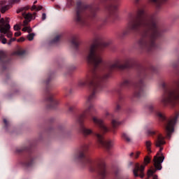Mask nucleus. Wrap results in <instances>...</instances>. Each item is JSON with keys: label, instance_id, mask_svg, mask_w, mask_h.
Returning a JSON list of instances; mask_svg holds the SVG:
<instances>
[{"label": "nucleus", "instance_id": "obj_22", "mask_svg": "<svg viewBox=\"0 0 179 179\" xmlns=\"http://www.w3.org/2000/svg\"><path fill=\"white\" fill-rule=\"evenodd\" d=\"M122 138H123V139H124V141H126V142H131V138H129V136H128V134L123 133L122 134Z\"/></svg>", "mask_w": 179, "mask_h": 179}, {"label": "nucleus", "instance_id": "obj_1", "mask_svg": "<svg viewBox=\"0 0 179 179\" xmlns=\"http://www.w3.org/2000/svg\"><path fill=\"white\" fill-rule=\"evenodd\" d=\"M109 45V42L102 40L100 36H96L93 44L85 50L87 60L92 66V69L85 78L78 81L77 87L83 89L86 86H90V92L85 103V109L81 114L76 116V124L78 125L80 134L83 136H88L93 134L96 137L99 145L104 148L108 153H111L110 150L113 148L114 142L112 140H104V137H103V134L108 132L110 129L101 119L94 116L97 110H96L93 101L97 99V92L106 87L105 82L111 78L113 71H124V69L131 68H138V82L134 84L130 80L125 79L122 81L119 87L114 90L115 92L119 95L115 108L116 113L121 110V105L125 100V98L121 94L122 90H128V89L134 87V97L137 99L143 97L145 96L144 80L149 79L150 66L148 68L144 67L128 57L122 59L124 61V64H121L118 59L113 64H105L101 58V51Z\"/></svg>", "mask_w": 179, "mask_h": 179}, {"label": "nucleus", "instance_id": "obj_25", "mask_svg": "<svg viewBox=\"0 0 179 179\" xmlns=\"http://www.w3.org/2000/svg\"><path fill=\"white\" fill-rule=\"evenodd\" d=\"M26 54V51L23 50H18L17 52H15V55H24Z\"/></svg>", "mask_w": 179, "mask_h": 179}, {"label": "nucleus", "instance_id": "obj_19", "mask_svg": "<svg viewBox=\"0 0 179 179\" xmlns=\"http://www.w3.org/2000/svg\"><path fill=\"white\" fill-rule=\"evenodd\" d=\"M171 66L173 68L175 71H177L176 74L178 75V69H179V57L176 62H173L171 64Z\"/></svg>", "mask_w": 179, "mask_h": 179}, {"label": "nucleus", "instance_id": "obj_10", "mask_svg": "<svg viewBox=\"0 0 179 179\" xmlns=\"http://www.w3.org/2000/svg\"><path fill=\"white\" fill-rule=\"evenodd\" d=\"M10 64V59L8 57V53L3 50L0 51V66L2 71H6Z\"/></svg>", "mask_w": 179, "mask_h": 179}, {"label": "nucleus", "instance_id": "obj_42", "mask_svg": "<svg viewBox=\"0 0 179 179\" xmlns=\"http://www.w3.org/2000/svg\"><path fill=\"white\" fill-rule=\"evenodd\" d=\"M17 41H24V38L22 37L17 40Z\"/></svg>", "mask_w": 179, "mask_h": 179}, {"label": "nucleus", "instance_id": "obj_28", "mask_svg": "<svg viewBox=\"0 0 179 179\" xmlns=\"http://www.w3.org/2000/svg\"><path fill=\"white\" fill-rule=\"evenodd\" d=\"M148 134L150 136H153L156 135V131H155L153 129H149L148 131Z\"/></svg>", "mask_w": 179, "mask_h": 179}, {"label": "nucleus", "instance_id": "obj_13", "mask_svg": "<svg viewBox=\"0 0 179 179\" xmlns=\"http://www.w3.org/2000/svg\"><path fill=\"white\" fill-rule=\"evenodd\" d=\"M155 146L159 148V152L163 150V145H166V141H164V136H162V134L157 136V139L155 141Z\"/></svg>", "mask_w": 179, "mask_h": 179}, {"label": "nucleus", "instance_id": "obj_12", "mask_svg": "<svg viewBox=\"0 0 179 179\" xmlns=\"http://www.w3.org/2000/svg\"><path fill=\"white\" fill-rule=\"evenodd\" d=\"M0 33L2 34H6L8 38H12V36H13V33L10 31V24H6V25L1 26L0 28Z\"/></svg>", "mask_w": 179, "mask_h": 179}, {"label": "nucleus", "instance_id": "obj_33", "mask_svg": "<svg viewBox=\"0 0 179 179\" xmlns=\"http://www.w3.org/2000/svg\"><path fill=\"white\" fill-rule=\"evenodd\" d=\"M148 109L149 110V111H150V113H153V110H154L153 105H148Z\"/></svg>", "mask_w": 179, "mask_h": 179}, {"label": "nucleus", "instance_id": "obj_29", "mask_svg": "<svg viewBox=\"0 0 179 179\" xmlns=\"http://www.w3.org/2000/svg\"><path fill=\"white\" fill-rule=\"evenodd\" d=\"M64 91L66 94H71V93H72V89H71V87H65Z\"/></svg>", "mask_w": 179, "mask_h": 179}, {"label": "nucleus", "instance_id": "obj_7", "mask_svg": "<svg viewBox=\"0 0 179 179\" xmlns=\"http://www.w3.org/2000/svg\"><path fill=\"white\" fill-rule=\"evenodd\" d=\"M155 114L162 122V125L166 132V137L170 139V138H171V134L174 132V125H176V122H177V120H178L179 112L176 113L173 118H167L166 115L159 111L155 112Z\"/></svg>", "mask_w": 179, "mask_h": 179}, {"label": "nucleus", "instance_id": "obj_41", "mask_svg": "<svg viewBox=\"0 0 179 179\" xmlns=\"http://www.w3.org/2000/svg\"><path fill=\"white\" fill-rule=\"evenodd\" d=\"M22 31H27V27H24V28L22 29Z\"/></svg>", "mask_w": 179, "mask_h": 179}, {"label": "nucleus", "instance_id": "obj_27", "mask_svg": "<svg viewBox=\"0 0 179 179\" xmlns=\"http://www.w3.org/2000/svg\"><path fill=\"white\" fill-rule=\"evenodd\" d=\"M0 41H1L2 44H6L7 43L6 38L2 34H0Z\"/></svg>", "mask_w": 179, "mask_h": 179}, {"label": "nucleus", "instance_id": "obj_14", "mask_svg": "<svg viewBox=\"0 0 179 179\" xmlns=\"http://www.w3.org/2000/svg\"><path fill=\"white\" fill-rule=\"evenodd\" d=\"M167 1L169 0H149V2L156 8V10L159 11L162 9V5Z\"/></svg>", "mask_w": 179, "mask_h": 179}, {"label": "nucleus", "instance_id": "obj_46", "mask_svg": "<svg viewBox=\"0 0 179 179\" xmlns=\"http://www.w3.org/2000/svg\"><path fill=\"white\" fill-rule=\"evenodd\" d=\"M69 2H72V0H68Z\"/></svg>", "mask_w": 179, "mask_h": 179}, {"label": "nucleus", "instance_id": "obj_15", "mask_svg": "<svg viewBox=\"0 0 179 179\" xmlns=\"http://www.w3.org/2000/svg\"><path fill=\"white\" fill-rule=\"evenodd\" d=\"M71 44L74 50H78L79 45H80V41L79 40V36L75 35L71 37L70 41Z\"/></svg>", "mask_w": 179, "mask_h": 179}, {"label": "nucleus", "instance_id": "obj_31", "mask_svg": "<svg viewBox=\"0 0 179 179\" xmlns=\"http://www.w3.org/2000/svg\"><path fill=\"white\" fill-rule=\"evenodd\" d=\"M34 34H29V35H28V40L29 41H32V40H34Z\"/></svg>", "mask_w": 179, "mask_h": 179}, {"label": "nucleus", "instance_id": "obj_18", "mask_svg": "<svg viewBox=\"0 0 179 179\" xmlns=\"http://www.w3.org/2000/svg\"><path fill=\"white\" fill-rule=\"evenodd\" d=\"M37 15V13H34L33 14L29 13H22V16L23 17L27 20H29V22H31V20L33 19V17L34 16V19H36V15Z\"/></svg>", "mask_w": 179, "mask_h": 179}, {"label": "nucleus", "instance_id": "obj_32", "mask_svg": "<svg viewBox=\"0 0 179 179\" xmlns=\"http://www.w3.org/2000/svg\"><path fill=\"white\" fill-rule=\"evenodd\" d=\"M29 22H30V20L25 19V20L23 21L22 26H24V27L27 26V24H29Z\"/></svg>", "mask_w": 179, "mask_h": 179}, {"label": "nucleus", "instance_id": "obj_35", "mask_svg": "<svg viewBox=\"0 0 179 179\" xmlns=\"http://www.w3.org/2000/svg\"><path fill=\"white\" fill-rule=\"evenodd\" d=\"M0 23L3 24L0 25V29L2 27V26H6V24H5V20L3 18H1L0 20Z\"/></svg>", "mask_w": 179, "mask_h": 179}, {"label": "nucleus", "instance_id": "obj_9", "mask_svg": "<svg viewBox=\"0 0 179 179\" xmlns=\"http://www.w3.org/2000/svg\"><path fill=\"white\" fill-rule=\"evenodd\" d=\"M150 157L149 156H146L144 158V163L145 165H140L139 164H136L135 168L133 170V173L134 175V177H141V178H143L145 177V173L143 171H145V167H146L147 164H149L150 163Z\"/></svg>", "mask_w": 179, "mask_h": 179}, {"label": "nucleus", "instance_id": "obj_40", "mask_svg": "<svg viewBox=\"0 0 179 179\" xmlns=\"http://www.w3.org/2000/svg\"><path fill=\"white\" fill-rule=\"evenodd\" d=\"M12 41H16V38H13L10 40V43H8V44H10V43H12Z\"/></svg>", "mask_w": 179, "mask_h": 179}, {"label": "nucleus", "instance_id": "obj_34", "mask_svg": "<svg viewBox=\"0 0 179 179\" xmlns=\"http://www.w3.org/2000/svg\"><path fill=\"white\" fill-rule=\"evenodd\" d=\"M13 29L15 31H17L18 30H20V26H19V24H15L14 25Z\"/></svg>", "mask_w": 179, "mask_h": 179}, {"label": "nucleus", "instance_id": "obj_11", "mask_svg": "<svg viewBox=\"0 0 179 179\" xmlns=\"http://www.w3.org/2000/svg\"><path fill=\"white\" fill-rule=\"evenodd\" d=\"M106 117H109L110 118V120H112L111 121V124H112V127L113 128V129L112 130V131L113 132V134H115V129L117 127H118V125L121 124V122H120L118 121V119L117 117H115V116H114V115L110 114L108 112L106 113Z\"/></svg>", "mask_w": 179, "mask_h": 179}, {"label": "nucleus", "instance_id": "obj_17", "mask_svg": "<svg viewBox=\"0 0 179 179\" xmlns=\"http://www.w3.org/2000/svg\"><path fill=\"white\" fill-rule=\"evenodd\" d=\"M66 108H67L69 113H73V110L76 108V105L71 102H66L65 104Z\"/></svg>", "mask_w": 179, "mask_h": 179}, {"label": "nucleus", "instance_id": "obj_5", "mask_svg": "<svg viewBox=\"0 0 179 179\" xmlns=\"http://www.w3.org/2000/svg\"><path fill=\"white\" fill-rule=\"evenodd\" d=\"M54 79V73H49L48 74L47 80L44 82L45 85V101L46 103V108L48 110H55L59 101L54 98V94L50 92L51 84L50 83Z\"/></svg>", "mask_w": 179, "mask_h": 179}, {"label": "nucleus", "instance_id": "obj_36", "mask_svg": "<svg viewBox=\"0 0 179 179\" xmlns=\"http://www.w3.org/2000/svg\"><path fill=\"white\" fill-rule=\"evenodd\" d=\"M15 37H19L20 36H22V32L21 31H17L15 34Z\"/></svg>", "mask_w": 179, "mask_h": 179}, {"label": "nucleus", "instance_id": "obj_20", "mask_svg": "<svg viewBox=\"0 0 179 179\" xmlns=\"http://www.w3.org/2000/svg\"><path fill=\"white\" fill-rule=\"evenodd\" d=\"M62 37V35H57L51 41L50 44H58L59 43V41L61 40V38Z\"/></svg>", "mask_w": 179, "mask_h": 179}, {"label": "nucleus", "instance_id": "obj_4", "mask_svg": "<svg viewBox=\"0 0 179 179\" xmlns=\"http://www.w3.org/2000/svg\"><path fill=\"white\" fill-rule=\"evenodd\" d=\"M99 9V6L94 4L87 5L82 1H78L74 20L80 26H89V22H100L96 14Z\"/></svg>", "mask_w": 179, "mask_h": 179}, {"label": "nucleus", "instance_id": "obj_44", "mask_svg": "<svg viewBox=\"0 0 179 179\" xmlns=\"http://www.w3.org/2000/svg\"><path fill=\"white\" fill-rule=\"evenodd\" d=\"M138 2H139V0H135L136 3H138Z\"/></svg>", "mask_w": 179, "mask_h": 179}, {"label": "nucleus", "instance_id": "obj_8", "mask_svg": "<svg viewBox=\"0 0 179 179\" xmlns=\"http://www.w3.org/2000/svg\"><path fill=\"white\" fill-rule=\"evenodd\" d=\"M101 2L106 4V10L108 12L105 23H107V22H114L118 17L117 9H118V2H120V0H101Z\"/></svg>", "mask_w": 179, "mask_h": 179}, {"label": "nucleus", "instance_id": "obj_47", "mask_svg": "<svg viewBox=\"0 0 179 179\" xmlns=\"http://www.w3.org/2000/svg\"><path fill=\"white\" fill-rule=\"evenodd\" d=\"M0 17H1V15H0Z\"/></svg>", "mask_w": 179, "mask_h": 179}, {"label": "nucleus", "instance_id": "obj_30", "mask_svg": "<svg viewBox=\"0 0 179 179\" xmlns=\"http://www.w3.org/2000/svg\"><path fill=\"white\" fill-rule=\"evenodd\" d=\"M3 124H4V128H6V129H8V128H9V122H8L6 119H3Z\"/></svg>", "mask_w": 179, "mask_h": 179}, {"label": "nucleus", "instance_id": "obj_38", "mask_svg": "<svg viewBox=\"0 0 179 179\" xmlns=\"http://www.w3.org/2000/svg\"><path fill=\"white\" fill-rule=\"evenodd\" d=\"M27 31L28 33H31L33 31V30L31 29V27H27Z\"/></svg>", "mask_w": 179, "mask_h": 179}, {"label": "nucleus", "instance_id": "obj_21", "mask_svg": "<svg viewBox=\"0 0 179 179\" xmlns=\"http://www.w3.org/2000/svg\"><path fill=\"white\" fill-rule=\"evenodd\" d=\"M145 146L148 155H150L152 153V149L150 148L152 147V142L150 141H145Z\"/></svg>", "mask_w": 179, "mask_h": 179}, {"label": "nucleus", "instance_id": "obj_16", "mask_svg": "<svg viewBox=\"0 0 179 179\" xmlns=\"http://www.w3.org/2000/svg\"><path fill=\"white\" fill-rule=\"evenodd\" d=\"M0 11L1 13H5L6 10H9L10 6L9 4H6V1H0Z\"/></svg>", "mask_w": 179, "mask_h": 179}, {"label": "nucleus", "instance_id": "obj_24", "mask_svg": "<svg viewBox=\"0 0 179 179\" xmlns=\"http://www.w3.org/2000/svg\"><path fill=\"white\" fill-rule=\"evenodd\" d=\"M29 9H30V6H29L22 7L17 10V13H20V12H23V10H29Z\"/></svg>", "mask_w": 179, "mask_h": 179}, {"label": "nucleus", "instance_id": "obj_6", "mask_svg": "<svg viewBox=\"0 0 179 179\" xmlns=\"http://www.w3.org/2000/svg\"><path fill=\"white\" fill-rule=\"evenodd\" d=\"M15 152L18 155H21V153H23L24 155L20 160V164H21L22 167H25V169H29V167H31V166L34 164V160H36V157L34 156V153L33 152V147L23 146L17 148Z\"/></svg>", "mask_w": 179, "mask_h": 179}, {"label": "nucleus", "instance_id": "obj_43", "mask_svg": "<svg viewBox=\"0 0 179 179\" xmlns=\"http://www.w3.org/2000/svg\"><path fill=\"white\" fill-rule=\"evenodd\" d=\"M56 9H59V5H56Z\"/></svg>", "mask_w": 179, "mask_h": 179}, {"label": "nucleus", "instance_id": "obj_26", "mask_svg": "<svg viewBox=\"0 0 179 179\" xmlns=\"http://www.w3.org/2000/svg\"><path fill=\"white\" fill-rule=\"evenodd\" d=\"M139 155H141L140 152H137L136 155L134 152H131L129 156L130 157H134V159H138L139 157Z\"/></svg>", "mask_w": 179, "mask_h": 179}, {"label": "nucleus", "instance_id": "obj_37", "mask_svg": "<svg viewBox=\"0 0 179 179\" xmlns=\"http://www.w3.org/2000/svg\"><path fill=\"white\" fill-rule=\"evenodd\" d=\"M45 19H47V15L45 13H43L42 14V20H45Z\"/></svg>", "mask_w": 179, "mask_h": 179}, {"label": "nucleus", "instance_id": "obj_23", "mask_svg": "<svg viewBox=\"0 0 179 179\" xmlns=\"http://www.w3.org/2000/svg\"><path fill=\"white\" fill-rule=\"evenodd\" d=\"M41 9H43V7L41 6H38L37 7V6L33 5L31 8V10H36L37 12H38V10H41Z\"/></svg>", "mask_w": 179, "mask_h": 179}, {"label": "nucleus", "instance_id": "obj_3", "mask_svg": "<svg viewBox=\"0 0 179 179\" xmlns=\"http://www.w3.org/2000/svg\"><path fill=\"white\" fill-rule=\"evenodd\" d=\"M89 143L81 144L79 150L73 155V159L78 162L83 167H89L92 173H96L99 179H106L107 177V167L103 161H93L90 157L87 155L89 152Z\"/></svg>", "mask_w": 179, "mask_h": 179}, {"label": "nucleus", "instance_id": "obj_39", "mask_svg": "<svg viewBox=\"0 0 179 179\" xmlns=\"http://www.w3.org/2000/svg\"><path fill=\"white\" fill-rule=\"evenodd\" d=\"M12 3H19L20 2V0H10Z\"/></svg>", "mask_w": 179, "mask_h": 179}, {"label": "nucleus", "instance_id": "obj_2", "mask_svg": "<svg viewBox=\"0 0 179 179\" xmlns=\"http://www.w3.org/2000/svg\"><path fill=\"white\" fill-rule=\"evenodd\" d=\"M167 31L164 26L159 24V18L156 14H149L143 8H138L137 12L129 13L127 27L117 34L119 38H125L131 33H139L141 38L137 44L140 51L150 54L153 50L159 48L156 43L157 38Z\"/></svg>", "mask_w": 179, "mask_h": 179}, {"label": "nucleus", "instance_id": "obj_45", "mask_svg": "<svg viewBox=\"0 0 179 179\" xmlns=\"http://www.w3.org/2000/svg\"><path fill=\"white\" fill-rule=\"evenodd\" d=\"M36 3H37V1H35L34 2V5H36Z\"/></svg>", "mask_w": 179, "mask_h": 179}]
</instances>
